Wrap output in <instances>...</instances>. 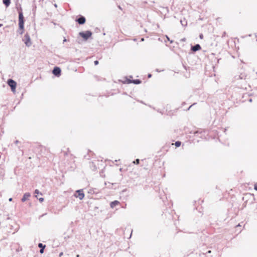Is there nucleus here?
I'll return each mask as SVG.
<instances>
[{"mask_svg":"<svg viewBox=\"0 0 257 257\" xmlns=\"http://www.w3.org/2000/svg\"><path fill=\"white\" fill-rule=\"evenodd\" d=\"M19 26L21 30H23L24 28V18L22 11L19 12Z\"/></svg>","mask_w":257,"mask_h":257,"instance_id":"obj_1","label":"nucleus"},{"mask_svg":"<svg viewBox=\"0 0 257 257\" xmlns=\"http://www.w3.org/2000/svg\"><path fill=\"white\" fill-rule=\"evenodd\" d=\"M23 41L25 43L26 46L28 47L31 46L32 45L30 37L28 33L24 35V38H23Z\"/></svg>","mask_w":257,"mask_h":257,"instance_id":"obj_2","label":"nucleus"},{"mask_svg":"<svg viewBox=\"0 0 257 257\" xmlns=\"http://www.w3.org/2000/svg\"><path fill=\"white\" fill-rule=\"evenodd\" d=\"M8 84L10 86L12 91L13 92H15L16 91V88L17 85L16 82L13 79H9L8 80Z\"/></svg>","mask_w":257,"mask_h":257,"instance_id":"obj_3","label":"nucleus"},{"mask_svg":"<svg viewBox=\"0 0 257 257\" xmlns=\"http://www.w3.org/2000/svg\"><path fill=\"white\" fill-rule=\"evenodd\" d=\"M79 35L81 36L84 40H87L92 35V33L89 31H87L85 32H80Z\"/></svg>","mask_w":257,"mask_h":257,"instance_id":"obj_4","label":"nucleus"},{"mask_svg":"<svg viewBox=\"0 0 257 257\" xmlns=\"http://www.w3.org/2000/svg\"><path fill=\"white\" fill-rule=\"evenodd\" d=\"M75 196L76 197L79 198L80 200H82L84 197V194L82 190H78L76 191Z\"/></svg>","mask_w":257,"mask_h":257,"instance_id":"obj_5","label":"nucleus"},{"mask_svg":"<svg viewBox=\"0 0 257 257\" xmlns=\"http://www.w3.org/2000/svg\"><path fill=\"white\" fill-rule=\"evenodd\" d=\"M61 70L59 67H55L53 70V73L56 76H59L61 74Z\"/></svg>","mask_w":257,"mask_h":257,"instance_id":"obj_6","label":"nucleus"},{"mask_svg":"<svg viewBox=\"0 0 257 257\" xmlns=\"http://www.w3.org/2000/svg\"><path fill=\"white\" fill-rule=\"evenodd\" d=\"M76 21L80 25H83L85 23L86 20L84 17L80 16L79 18L76 19Z\"/></svg>","mask_w":257,"mask_h":257,"instance_id":"obj_7","label":"nucleus"},{"mask_svg":"<svg viewBox=\"0 0 257 257\" xmlns=\"http://www.w3.org/2000/svg\"><path fill=\"white\" fill-rule=\"evenodd\" d=\"M201 49V46L199 44H196L191 47V50L193 52H196Z\"/></svg>","mask_w":257,"mask_h":257,"instance_id":"obj_8","label":"nucleus"},{"mask_svg":"<svg viewBox=\"0 0 257 257\" xmlns=\"http://www.w3.org/2000/svg\"><path fill=\"white\" fill-rule=\"evenodd\" d=\"M30 196H31V194L29 193H25L24 195L23 196V198H22V202H25V201H26L29 198V197Z\"/></svg>","mask_w":257,"mask_h":257,"instance_id":"obj_9","label":"nucleus"},{"mask_svg":"<svg viewBox=\"0 0 257 257\" xmlns=\"http://www.w3.org/2000/svg\"><path fill=\"white\" fill-rule=\"evenodd\" d=\"M119 204V201H118L117 200H115L110 203V206L111 208H113L115 206Z\"/></svg>","mask_w":257,"mask_h":257,"instance_id":"obj_10","label":"nucleus"},{"mask_svg":"<svg viewBox=\"0 0 257 257\" xmlns=\"http://www.w3.org/2000/svg\"><path fill=\"white\" fill-rule=\"evenodd\" d=\"M4 4L8 7L10 6L11 3V0H3Z\"/></svg>","mask_w":257,"mask_h":257,"instance_id":"obj_11","label":"nucleus"},{"mask_svg":"<svg viewBox=\"0 0 257 257\" xmlns=\"http://www.w3.org/2000/svg\"><path fill=\"white\" fill-rule=\"evenodd\" d=\"M133 82L134 84H139L141 83V81L139 79H135V80H133Z\"/></svg>","mask_w":257,"mask_h":257,"instance_id":"obj_12","label":"nucleus"},{"mask_svg":"<svg viewBox=\"0 0 257 257\" xmlns=\"http://www.w3.org/2000/svg\"><path fill=\"white\" fill-rule=\"evenodd\" d=\"M180 23L182 26H186L187 25V22L185 21V20H181Z\"/></svg>","mask_w":257,"mask_h":257,"instance_id":"obj_13","label":"nucleus"},{"mask_svg":"<svg viewBox=\"0 0 257 257\" xmlns=\"http://www.w3.org/2000/svg\"><path fill=\"white\" fill-rule=\"evenodd\" d=\"M175 145L177 147H179L181 145V142L179 141H177L175 142Z\"/></svg>","mask_w":257,"mask_h":257,"instance_id":"obj_14","label":"nucleus"},{"mask_svg":"<svg viewBox=\"0 0 257 257\" xmlns=\"http://www.w3.org/2000/svg\"><path fill=\"white\" fill-rule=\"evenodd\" d=\"M38 246L40 248H42L43 247H45V245H43L42 243H39L38 244Z\"/></svg>","mask_w":257,"mask_h":257,"instance_id":"obj_15","label":"nucleus"},{"mask_svg":"<svg viewBox=\"0 0 257 257\" xmlns=\"http://www.w3.org/2000/svg\"><path fill=\"white\" fill-rule=\"evenodd\" d=\"M133 163L135 164H139L140 163V160L139 159H137L135 161H134Z\"/></svg>","mask_w":257,"mask_h":257,"instance_id":"obj_16","label":"nucleus"},{"mask_svg":"<svg viewBox=\"0 0 257 257\" xmlns=\"http://www.w3.org/2000/svg\"><path fill=\"white\" fill-rule=\"evenodd\" d=\"M45 247H43L42 248H40V252L41 253H43L44 252V249Z\"/></svg>","mask_w":257,"mask_h":257,"instance_id":"obj_17","label":"nucleus"},{"mask_svg":"<svg viewBox=\"0 0 257 257\" xmlns=\"http://www.w3.org/2000/svg\"><path fill=\"white\" fill-rule=\"evenodd\" d=\"M35 194H38L40 193L38 189H36L34 192Z\"/></svg>","mask_w":257,"mask_h":257,"instance_id":"obj_18","label":"nucleus"},{"mask_svg":"<svg viewBox=\"0 0 257 257\" xmlns=\"http://www.w3.org/2000/svg\"><path fill=\"white\" fill-rule=\"evenodd\" d=\"M254 189L257 191V183H256L254 185Z\"/></svg>","mask_w":257,"mask_h":257,"instance_id":"obj_19","label":"nucleus"},{"mask_svg":"<svg viewBox=\"0 0 257 257\" xmlns=\"http://www.w3.org/2000/svg\"><path fill=\"white\" fill-rule=\"evenodd\" d=\"M39 200L40 202H42L44 201V198H40L39 199Z\"/></svg>","mask_w":257,"mask_h":257,"instance_id":"obj_20","label":"nucleus"},{"mask_svg":"<svg viewBox=\"0 0 257 257\" xmlns=\"http://www.w3.org/2000/svg\"><path fill=\"white\" fill-rule=\"evenodd\" d=\"M98 61L97 60H96L94 61V63L95 64V65H97L98 64Z\"/></svg>","mask_w":257,"mask_h":257,"instance_id":"obj_21","label":"nucleus"},{"mask_svg":"<svg viewBox=\"0 0 257 257\" xmlns=\"http://www.w3.org/2000/svg\"><path fill=\"white\" fill-rule=\"evenodd\" d=\"M63 254V253L62 252H60L59 254V257H61Z\"/></svg>","mask_w":257,"mask_h":257,"instance_id":"obj_22","label":"nucleus"},{"mask_svg":"<svg viewBox=\"0 0 257 257\" xmlns=\"http://www.w3.org/2000/svg\"><path fill=\"white\" fill-rule=\"evenodd\" d=\"M19 143V141H18V140H17V141H16L15 142V143L16 145H17V144H18Z\"/></svg>","mask_w":257,"mask_h":257,"instance_id":"obj_23","label":"nucleus"},{"mask_svg":"<svg viewBox=\"0 0 257 257\" xmlns=\"http://www.w3.org/2000/svg\"><path fill=\"white\" fill-rule=\"evenodd\" d=\"M195 104V103H193L192 105L189 106L188 109H189L193 105Z\"/></svg>","mask_w":257,"mask_h":257,"instance_id":"obj_24","label":"nucleus"},{"mask_svg":"<svg viewBox=\"0 0 257 257\" xmlns=\"http://www.w3.org/2000/svg\"><path fill=\"white\" fill-rule=\"evenodd\" d=\"M151 77H152V75H151V74H149L148 75V77H149V78H151Z\"/></svg>","mask_w":257,"mask_h":257,"instance_id":"obj_25","label":"nucleus"},{"mask_svg":"<svg viewBox=\"0 0 257 257\" xmlns=\"http://www.w3.org/2000/svg\"><path fill=\"white\" fill-rule=\"evenodd\" d=\"M200 38L201 39H202V38H203V35H202V34H201V35H200Z\"/></svg>","mask_w":257,"mask_h":257,"instance_id":"obj_26","label":"nucleus"},{"mask_svg":"<svg viewBox=\"0 0 257 257\" xmlns=\"http://www.w3.org/2000/svg\"><path fill=\"white\" fill-rule=\"evenodd\" d=\"M67 40L65 38L63 40V42H66Z\"/></svg>","mask_w":257,"mask_h":257,"instance_id":"obj_27","label":"nucleus"},{"mask_svg":"<svg viewBox=\"0 0 257 257\" xmlns=\"http://www.w3.org/2000/svg\"><path fill=\"white\" fill-rule=\"evenodd\" d=\"M249 102H251V101H252V99H249Z\"/></svg>","mask_w":257,"mask_h":257,"instance_id":"obj_28","label":"nucleus"},{"mask_svg":"<svg viewBox=\"0 0 257 257\" xmlns=\"http://www.w3.org/2000/svg\"><path fill=\"white\" fill-rule=\"evenodd\" d=\"M12 200V198L9 199V201H11Z\"/></svg>","mask_w":257,"mask_h":257,"instance_id":"obj_29","label":"nucleus"},{"mask_svg":"<svg viewBox=\"0 0 257 257\" xmlns=\"http://www.w3.org/2000/svg\"><path fill=\"white\" fill-rule=\"evenodd\" d=\"M144 40V38H142L141 41H143Z\"/></svg>","mask_w":257,"mask_h":257,"instance_id":"obj_30","label":"nucleus"},{"mask_svg":"<svg viewBox=\"0 0 257 257\" xmlns=\"http://www.w3.org/2000/svg\"><path fill=\"white\" fill-rule=\"evenodd\" d=\"M54 6H55V7H57V5H56V4H55V5H54Z\"/></svg>","mask_w":257,"mask_h":257,"instance_id":"obj_31","label":"nucleus"},{"mask_svg":"<svg viewBox=\"0 0 257 257\" xmlns=\"http://www.w3.org/2000/svg\"><path fill=\"white\" fill-rule=\"evenodd\" d=\"M3 26V24H0V27H1Z\"/></svg>","mask_w":257,"mask_h":257,"instance_id":"obj_32","label":"nucleus"},{"mask_svg":"<svg viewBox=\"0 0 257 257\" xmlns=\"http://www.w3.org/2000/svg\"><path fill=\"white\" fill-rule=\"evenodd\" d=\"M239 77L240 79H242V77H240V76H239Z\"/></svg>","mask_w":257,"mask_h":257,"instance_id":"obj_33","label":"nucleus"},{"mask_svg":"<svg viewBox=\"0 0 257 257\" xmlns=\"http://www.w3.org/2000/svg\"><path fill=\"white\" fill-rule=\"evenodd\" d=\"M76 257H79V254H77V255H76Z\"/></svg>","mask_w":257,"mask_h":257,"instance_id":"obj_34","label":"nucleus"},{"mask_svg":"<svg viewBox=\"0 0 257 257\" xmlns=\"http://www.w3.org/2000/svg\"><path fill=\"white\" fill-rule=\"evenodd\" d=\"M208 253H210V252H211V251H210V250H209V251H208Z\"/></svg>","mask_w":257,"mask_h":257,"instance_id":"obj_35","label":"nucleus"},{"mask_svg":"<svg viewBox=\"0 0 257 257\" xmlns=\"http://www.w3.org/2000/svg\"><path fill=\"white\" fill-rule=\"evenodd\" d=\"M23 33V31H22L20 34H22Z\"/></svg>","mask_w":257,"mask_h":257,"instance_id":"obj_36","label":"nucleus"}]
</instances>
